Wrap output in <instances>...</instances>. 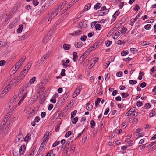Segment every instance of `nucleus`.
Instances as JSON below:
<instances>
[{"mask_svg":"<svg viewBox=\"0 0 156 156\" xmlns=\"http://www.w3.org/2000/svg\"><path fill=\"white\" fill-rule=\"evenodd\" d=\"M110 77V75L109 74H107L105 75V80L106 81H107L108 80L109 78Z\"/></svg>","mask_w":156,"mask_h":156,"instance_id":"4c0bfd02","label":"nucleus"},{"mask_svg":"<svg viewBox=\"0 0 156 156\" xmlns=\"http://www.w3.org/2000/svg\"><path fill=\"white\" fill-rule=\"evenodd\" d=\"M96 30H99L101 28V25L99 24H97L95 26Z\"/></svg>","mask_w":156,"mask_h":156,"instance_id":"c85d7f7f","label":"nucleus"},{"mask_svg":"<svg viewBox=\"0 0 156 156\" xmlns=\"http://www.w3.org/2000/svg\"><path fill=\"white\" fill-rule=\"evenodd\" d=\"M116 76L118 77H120L122 75V72L121 71H119L117 73Z\"/></svg>","mask_w":156,"mask_h":156,"instance_id":"58836bf2","label":"nucleus"},{"mask_svg":"<svg viewBox=\"0 0 156 156\" xmlns=\"http://www.w3.org/2000/svg\"><path fill=\"white\" fill-rule=\"evenodd\" d=\"M77 112V111L76 110H75L74 111L72 112L71 113V115H72V116H73L74 117L75 115L76 114Z\"/></svg>","mask_w":156,"mask_h":156,"instance_id":"09e8293b","label":"nucleus"},{"mask_svg":"<svg viewBox=\"0 0 156 156\" xmlns=\"http://www.w3.org/2000/svg\"><path fill=\"white\" fill-rule=\"evenodd\" d=\"M65 70L64 69H62L61 73V74L62 76H64L65 75Z\"/></svg>","mask_w":156,"mask_h":156,"instance_id":"bf43d9fd","label":"nucleus"},{"mask_svg":"<svg viewBox=\"0 0 156 156\" xmlns=\"http://www.w3.org/2000/svg\"><path fill=\"white\" fill-rule=\"evenodd\" d=\"M73 60L75 62L78 59V56L77 55V53L76 52H74L73 54Z\"/></svg>","mask_w":156,"mask_h":156,"instance_id":"f3484780","label":"nucleus"},{"mask_svg":"<svg viewBox=\"0 0 156 156\" xmlns=\"http://www.w3.org/2000/svg\"><path fill=\"white\" fill-rule=\"evenodd\" d=\"M60 143V141H56L54 142L53 145H52V147H55L57 145H58Z\"/></svg>","mask_w":156,"mask_h":156,"instance_id":"c9c22d12","label":"nucleus"},{"mask_svg":"<svg viewBox=\"0 0 156 156\" xmlns=\"http://www.w3.org/2000/svg\"><path fill=\"white\" fill-rule=\"evenodd\" d=\"M156 71V66H154L152 69H151V73H152L154 71Z\"/></svg>","mask_w":156,"mask_h":156,"instance_id":"3c124183","label":"nucleus"},{"mask_svg":"<svg viewBox=\"0 0 156 156\" xmlns=\"http://www.w3.org/2000/svg\"><path fill=\"white\" fill-rule=\"evenodd\" d=\"M67 3V1H65L63 2L61 5H59L57 8H59V10H61L64 7V6Z\"/></svg>","mask_w":156,"mask_h":156,"instance_id":"9d476101","label":"nucleus"},{"mask_svg":"<svg viewBox=\"0 0 156 156\" xmlns=\"http://www.w3.org/2000/svg\"><path fill=\"white\" fill-rule=\"evenodd\" d=\"M17 98V96L16 95L14 96L11 99V100L9 101L8 105L7 106V107H8L9 108L12 104H13V102H14L15 100L16 99V98Z\"/></svg>","mask_w":156,"mask_h":156,"instance_id":"20e7f679","label":"nucleus"},{"mask_svg":"<svg viewBox=\"0 0 156 156\" xmlns=\"http://www.w3.org/2000/svg\"><path fill=\"white\" fill-rule=\"evenodd\" d=\"M121 31H119V28L118 30V31L115 33V36H119L120 35V32Z\"/></svg>","mask_w":156,"mask_h":156,"instance_id":"680f3d73","label":"nucleus"},{"mask_svg":"<svg viewBox=\"0 0 156 156\" xmlns=\"http://www.w3.org/2000/svg\"><path fill=\"white\" fill-rule=\"evenodd\" d=\"M109 9H105V10L103 11L102 14H100V15H99V16H102L107 14L109 11Z\"/></svg>","mask_w":156,"mask_h":156,"instance_id":"2eb2a0df","label":"nucleus"},{"mask_svg":"<svg viewBox=\"0 0 156 156\" xmlns=\"http://www.w3.org/2000/svg\"><path fill=\"white\" fill-rule=\"evenodd\" d=\"M44 60L43 58L42 57L40 59V61L38 62V63H39V64H42L44 62Z\"/></svg>","mask_w":156,"mask_h":156,"instance_id":"0e129e2a","label":"nucleus"},{"mask_svg":"<svg viewBox=\"0 0 156 156\" xmlns=\"http://www.w3.org/2000/svg\"><path fill=\"white\" fill-rule=\"evenodd\" d=\"M49 134L48 131L46 132L45 133V134H44V137L43 138V139L46 136V138H47V139H48L49 138Z\"/></svg>","mask_w":156,"mask_h":156,"instance_id":"bb28decb","label":"nucleus"},{"mask_svg":"<svg viewBox=\"0 0 156 156\" xmlns=\"http://www.w3.org/2000/svg\"><path fill=\"white\" fill-rule=\"evenodd\" d=\"M60 10H59V8H57L55 10H54L51 12V16L53 18H54L56 15L58 14Z\"/></svg>","mask_w":156,"mask_h":156,"instance_id":"f257e3e1","label":"nucleus"},{"mask_svg":"<svg viewBox=\"0 0 156 156\" xmlns=\"http://www.w3.org/2000/svg\"><path fill=\"white\" fill-rule=\"evenodd\" d=\"M147 84L145 82H144L141 83L140 84V86L142 88H144L146 87Z\"/></svg>","mask_w":156,"mask_h":156,"instance_id":"79ce46f5","label":"nucleus"},{"mask_svg":"<svg viewBox=\"0 0 156 156\" xmlns=\"http://www.w3.org/2000/svg\"><path fill=\"white\" fill-rule=\"evenodd\" d=\"M137 81L135 80H131L129 81V83L131 85H133L137 83Z\"/></svg>","mask_w":156,"mask_h":156,"instance_id":"412c9836","label":"nucleus"},{"mask_svg":"<svg viewBox=\"0 0 156 156\" xmlns=\"http://www.w3.org/2000/svg\"><path fill=\"white\" fill-rule=\"evenodd\" d=\"M87 109L89 111L91 110L93 108V106L92 105L88 103L87 104Z\"/></svg>","mask_w":156,"mask_h":156,"instance_id":"4468645a","label":"nucleus"},{"mask_svg":"<svg viewBox=\"0 0 156 156\" xmlns=\"http://www.w3.org/2000/svg\"><path fill=\"white\" fill-rule=\"evenodd\" d=\"M40 120V118L38 116L36 117L34 119V121L36 122H38Z\"/></svg>","mask_w":156,"mask_h":156,"instance_id":"e2e57ef3","label":"nucleus"},{"mask_svg":"<svg viewBox=\"0 0 156 156\" xmlns=\"http://www.w3.org/2000/svg\"><path fill=\"white\" fill-rule=\"evenodd\" d=\"M22 63L20 62V61H18L14 66L13 68L14 67L15 69L14 70L17 71L19 68L21 66Z\"/></svg>","mask_w":156,"mask_h":156,"instance_id":"39448f33","label":"nucleus"},{"mask_svg":"<svg viewBox=\"0 0 156 156\" xmlns=\"http://www.w3.org/2000/svg\"><path fill=\"white\" fill-rule=\"evenodd\" d=\"M129 52L128 51H122L121 52V55L122 56H125L128 54Z\"/></svg>","mask_w":156,"mask_h":156,"instance_id":"6ab92c4d","label":"nucleus"},{"mask_svg":"<svg viewBox=\"0 0 156 156\" xmlns=\"http://www.w3.org/2000/svg\"><path fill=\"white\" fill-rule=\"evenodd\" d=\"M35 80L36 77H34L30 80L29 83L30 84H33L34 82L35 81Z\"/></svg>","mask_w":156,"mask_h":156,"instance_id":"4be33fe9","label":"nucleus"},{"mask_svg":"<svg viewBox=\"0 0 156 156\" xmlns=\"http://www.w3.org/2000/svg\"><path fill=\"white\" fill-rule=\"evenodd\" d=\"M46 115V113L44 112H42L41 114V116L42 118H44Z\"/></svg>","mask_w":156,"mask_h":156,"instance_id":"5fc2aeb1","label":"nucleus"},{"mask_svg":"<svg viewBox=\"0 0 156 156\" xmlns=\"http://www.w3.org/2000/svg\"><path fill=\"white\" fill-rule=\"evenodd\" d=\"M87 38V37L85 35H83L80 38V40L83 41H85L86 39Z\"/></svg>","mask_w":156,"mask_h":156,"instance_id":"c03bdc74","label":"nucleus"},{"mask_svg":"<svg viewBox=\"0 0 156 156\" xmlns=\"http://www.w3.org/2000/svg\"><path fill=\"white\" fill-rule=\"evenodd\" d=\"M71 46L70 45L68 44H64L63 46L64 49L66 50H69Z\"/></svg>","mask_w":156,"mask_h":156,"instance_id":"6e6552de","label":"nucleus"},{"mask_svg":"<svg viewBox=\"0 0 156 156\" xmlns=\"http://www.w3.org/2000/svg\"><path fill=\"white\" fill-rule=\"evenodd\" d=\"M91 5V4L90 3H88V4H87L85 6L83 10L81 12H83L89 9L90 8Z\"/></svg>","mask_w":156,"mask_h":156,"instance_id":"423d86ee","label":"nucleus"},{"mask_svg":"<svg viewBox=\"0 0 156 156\" xmlns=\"http://www.w3.org/2000/svg\"><path fill=\"white\" fill-rule=\"evenodd\" d=\"M126 30L127 29L124 27L119 28V31H121V33H122V34H124L126 33Z\"/></svg>","mask_w":156,"mask_h":156,"instance_id":"9b49d317","label":"nucleus"},{"mask_svg":"<svg viewBox=\"0 0 156 156\" xmlns=\"http://www.w3.org/2000/svg\"><path fill=\"white\" fill-rule=\"evenodd\" d=\"M81 31L80 30H77L75 31L73 33H70V34L73 36H76L80 35L81 33Z\"/></svg>","mask_w":156,"mask_h":156,"instance_id":"0eeeda50","label":"nucleus"},{"mask_svg":"<svg viewBox=\"0 0 156 156\" xmlns=\"http://www.w3.org/2000/svg\"><path fill=\"white\" fill-rule=\"evenodd\" d=\"M27 73V72H22L19 76V78H20V79H22L23 77H24L26 75Z\"/></svg>","mask_w":156,"mask_h":156,"instance_id":"ddd939ff","label":"nucleus"},{"mask_svg":"<svg viewBox=\"0 0 156 156\" xmlns=\"http://www.w3.org/2000/svg\"><path fill=\"white\" fill-rule=\"evenodd\" d=\"M74 4V3H73L72 2H70L69 4L68 5H69V6L67 7L65 9V11L62 13V14H63V12H65L68 9V8H69L70 7H71L73 4Z\"/></svg>","mask_w":156,"mask_h":156,"instance_id":"b1692460","label":"nucleus"},{"mask_svg":"<svg viewBox=\"0 0 156 156\" xmlns=\"http://www.w3.org/2000/svg\"><path fill=\"white\" fill-rule=\"evenodd\" d=\"M101 99L100 98H98L97 99L96 101H95V105L96 106H97L99 104V103L101 101Z\"/></svg>","mask_w":156,"mask_h":156,"instance_id":"2f4dec72","label":"nucleus"},{"mask_svg":"<svg viewBox=\"0 0 156 156\" xmlns=\"http://www.w3.org/2000/svg\"><path fill=\"white\" fill-rule=\"evenodd\" d=\"M23 29V26L22 25H20L19 28L17 29V32L20 33H21Z\"/></svg>","mask_w":156,"mask_h":156,"instance_id":"aec40b11","label":"nucleus"},{"mask_svg":"<svg viewBox=\"0 0 156 156\" xmlns=\"http://www.w3.org/2000/svg\"><path fill=\"white\" fill-rule=\"evenodd\" d=\"M26 150V146L24 145L21 146L20 149V155H23Z\"/></svg>","mask_w":156,"mask_h":156,"instance_id":"7ed1b4c3","label":"nucleus"},{"mask_svg":"<svg viewBox=\"0 0 156 156\" xmlns=\"http://www.w3.org/2000/svg\"><path fill=\"white\" fill-rule=\"evenodd\" d=\"M48 36L46 35L43 40V42L44 43H45L47 42L48 39Z\"/></svg>","mask_w":156,"mask_h":156,"instance_id":"c756f323","label":"nucleus"},{"mask_svg":"<svg viewBox=\"0 0 156 156\" xmlns=\"http://www.w3.org/2000/svg\"><path fill=\"white\" fill-rule=\"evenodd\" d=\"M95 48V45H94V46H93L92 47H90L89 48V51H92L93 50V49H94Z\"/></svg>","mask_w":156,"mask_h":156,"instance_id":"774afa93","label":"nucleus"},{"mask_svg":"<svg viewBox=\"0 0 156 156\" xmlns=\"http://www.w3.org/2000/svg\"><path fill=\"white\" fill-rule=\"evenodd\" d=\"M13 156H18V152L16 150H14L13 152Z\"/></svg>","mask_w":156,"mask_h":156,"instance_id":"a19ab883","label":"nucleus"},{"mask_svg":"<svg viewBox=\"0 0 156 156\" xmlns=\"http://www.w3.org/2000/svg\"><path fill=\"white\" fill-rule=\"evenodd\" d=\"M124 2H121L119 4V6L120 9H122L123 6Z\"/></svg>","mask_w":156,"mask_h":156,"instance_id":"338daca9","label":"nucleus"},{"mask_svg":"<svg viewBox=\"0 0 156 156\" xmlns=\"http://www.w3.org/2000/svg\"><path fill=\"white\" fill-rule=\"evenodd\" d=\"M140 12L138 14V15H137L136 17L134 19H133V20L134 21V22H135L136 20L138 18V17H139L141 15Z\"/></svg>","mask_w":156,"mask_h":156,"instance_id":"4d7b16f0","label":"nucleus"},{"mask_svg":"<svg viewBox=\"0 0 156 156\" xmlns=\"http://www.w3.org/2000/svg\"><path fill=\"white\" fill-rule=\"evenodd\" d=\"M143 105V103L142 102H140V101H138L137 103V105L138 107H140L142 106Z\"/></svg>","mask_w":156,"mask_h":156,"instance_id":"6e6d98bb","label":"nucleus"},{"mask_svg":"<svg viewBox=\"0 0 156 156\" xmlns=\"http://www.w3.org/2000/svg\"><path fill=\"white\" fill-rule=\"evenodd\" d=\"M31 135L30 133H29L27 135L26 137H25L24 140L25 141H27L29 139V137Z\"/></svg>","mask_w":156,"mask_h":156,"instance_id":"72a5a7b5","label":"nucleus"},{"mask_svg":"<svg viewBox=\"0 0 156 156\" xmlns=\"http://www.w3.org/2000/svg\"><path fill=\"white\" fill-rule=\"evenodd\" d=\"M31 66V63H28L27 65L25 66V68H27V70H29Z\"/></svg>","mask_w":156,"mask_h":156,"instance_id":"cd10ccee","label":"nucleus"},{"mask_svg":"<svg viewBox=\"0 0 156 156\" xmlns=\"http://www.w3.org/2000/svg\"><path fill=\"white\" fill-rule=\"evenodd\" d=\"M26 58V56H23L22 58H20V59L19 60V61H20L21 63H22V62L25 60Z\"/></svg>","mask_w":156,"mask_h":156,"instance_id":"de8ad7c7","label":"nucleus"},{"mask_svg":"<svg viewBox=\"0 0 156 156\" xmlns=\"http://www.w3.org/2000/svg\"><path fill=\"white\" fill-rule=\"evenodd\" d=\"M72 134V132L71 131H69L65 134V137L66 138L69 137Z\"/></svg>","mask_w":156,"mask_h":156,"instance_id":"a878e982","label":"nucleus"},{"mask_svg":"<svg viewBox=\"0 0 156 156\" xmlns=\"http://www.w3.org/2000/svg\"><path fill=\"white\" fill-rule=\"evenodd\" d=\"M91 125V127L92 128H94V126L95 125V123L94 121L93 120H91L90 123Z\"/></svg>","mask_w":156,"mask_h":156,"instance_id":"393cba45","label":"nucleus"},{"mask_svg":"<svg viewBox=\"0 0 156 156\" xmlns=\"http://www.w3.org/2000/svg\"><path fill=\"white\" fill-rule=\"evenodd\" d=\"M23 139V135L21 133H20L16 136L15 140L16 142H21Z\"/></svg>","mask_w":156,"mask_h":156,"instance_id":"f03ea898","label":"nucleus"},{"mask_svg":"<svg viewBox=\"0 0 156 156\" xmlns=\"http://www.w3.org/2000/svg\"><path fill=\"white\" fill-rule=\"evenodd\" d=\"M121 95L123 98H126L129 96V94L125 93H122L121 94Z\"/></svg>","mask_w":156,"mask_h":156,"instance_id":"e433bc0d","label":"nucleus"},{"mask_svg":"<svg viewBox=\"0 0 156 156\" xmlns=\"http://www.w3.org/2000/svg\"><path fill=\"white\" fill-rule=\"evenodd\" d=\"M48 54H46L44 55L42 58H43L45 60L48 57Z\"/></svg>","mask_w":156,"mask_h":156,"instance_id":"864d4df0","label":"nucleus"},{"mask_svg":"<svg viewBox=\"0 0 156 156\" xmlns=\"http://www.w3.org/2000/svg\"><path fill=\"white\" fill-rule=\"evenodd\" d=\"M78 119L77 117H76L73 118L72 121V123L73 124H76L77 122Z\"/></svg>","mask_w":156,"mask_h":156,"instance_id":"7c9ffc66","label":"nucleus"},{"mask_svg":"<svg viewBox=\"0 0 156 156\" xmlns=\"http://www.w3.org/2000/svg\"><path fill=\"white\" fill-rule=\"evenodd\" d=\"M33 3L34 5L37 6L38 4V2L37 0H33Z\"/></svg>","mask_w":156,"mask_h":156,"instance_id":"8fccbe9b","label":"nucleus"},{"mask_svg":"<svg viewBox=\"0 0 156 156\" xmlns=\"http://www.w3.org/2000/svg\"><path fill=\"white\" fill-rule=\"evenodd\" d=\"M87 56V54L82 55L79 58V61L80 62H82Z\"/></svg>","mask_w":156,"mask_h":156,"instance_id":"1a4fd4ad","label":"nucleus"},{"mask_svg":"<svg viewBox=\"0 0 156 156\" xmlns=\"http://www.w3.org/2000/svg\"><path fill=\"white\" fill-rule=\"evenodd\" d=\"M115 29V28H114L112 30H110L108 34V36H109L111 35L113 33V32H112V31H113V30H114Z\"/></svg>","mask_w":156,"mask_h":156,"instance_id":"13d9d810","label":"nucleus"},{"mask_svg":"<svg viewBox=\"0 0 156 156\" xmlns=\"http://www.w3.org/2000/svg\"><path fill=\"white\" fill-rule=\"evenodd\" d=\"M151 24H147L144 26V28L146 30H149L151 28Z\"/></svg>","mask_w":156,"mask_h":156,"instance_id":"f704fd0d","label":"nucleus"},{"mask_svg":"<svg viewBox=\"0 0 156 156\" xmlns=\"http://www.w3.org/2000/svg\"><path fill=\"white\" fill-rule=\"evenodd\" d=\"M81 90V88L80 87H79L77 88L75 90V92L77 94V95L79 94L80 92V91Z\"/></svg>","mask_w":156,"mask_h":156,"instance_id":"473e14b6","label":"nucleus"},{"mask_svg":"<svg viewBox=\"0 0 156 156\" xmlns=\"http://www.w3.org/2000/svg\"><path fill=\"white\" fill-rule=\"evenodd\" d=\"M6 44V43L4 41H0V46L2 47L5 46Z\"/></svg>","mask_w":156,"mask_h":156,"instance_id":"ea45409f","label":"nucleus"},{"mask_svg":"<svg viewBox=\"0 0 156 156\" xmlns=\"http://www.w3.org/2000/svg\"><path fill=\"white\" fill-rule=\"evenodd\" d=\"M101 6V4L99 3H97L94 6V8L95 9H98Z\"/></svg>","mask_w":156,"mask_h":156,"instance_id":"f8f14e48","label":"nucleus"},{"mask_svg":"<svg viewBox=\"0 0 156 156\" xmlns=\"http://www.w3.org/2000/svg\"><path fill=\"white\" fill-rule=\"evenodd\" d=\"M5 63L6 62L5 60H1L0 61V66H2L5 64Z\"/></svg>","mask_w":156,"mask_h":156,"instance_id":"37998d69","label":"nucleus"},{"mask_svg":"<svg viewBox=\"0 0 156 156\" xmlns=\"http://www.w3.org/2000/svg\"><path fill=\"white\" fill-rule=\"evenodd\" d=\"M27 91V88H26L25 87H23L22 89L21 90V91L22 92L23 94H24V93H25V91ZM26 93H27V92H26Z\"/></svg>","mask_w":156,"mask_h":156,"instance_id":"69168bd1","label":"nucleus"},{"mask_svg":"<svg viewBox=\"0 0 156 156\" xmlns=\"http://www.w3.org/2000/svg\"><path fill=\"white\" fill-rule=\"evenodd\" d=\"M53 107V105L52 104H50L48 107V109L49 110H51Z\"/></svg>","mask_w":156,"mask_h":156,"instance_id":"603ef678","label":"nucleus"},{"mask_svg":"<svg viewBox=\"0 0 156 156\" xmlns=\"http://www.w3.org/2000/svg\"><path fill=\"white\" fill-rule=\"evenodd\" d=\"M155 115V112L154 111H153L151 112L149 114V116L150 117H152L154 115Z\"/></svg>","mask_w":156,"mask_h":156,"instance_id":"a18cd8bd","label":"nucleus"},{"mask_svg":"<svg viewBox=\"0 0 156 156\" xmlns=\"http://www.w3.org/2000/svg\"><path fill=\"white\" fill-rule=\"evenodd\" d=\"M109 111V109L108 108H107L105 111V112L104 113L105 115H107Z\"/></svg>","mask_w":156,"mask_h":156,"instance_id":"052dcab7","label":"nucleus"},{"mask_svg":"<svg viewBox=\"0 0 156 156\" xmlns=\"http://www.w3.org/2000/svg\"><path fill=\"white\" fill-rule=\"evenodd\" d=\"M74 45L75 47L79 48L81 47L82 46V43L81 42H79L77 43H76Z\"/></svg>","mask_w":156,"mask_h":156,"instance_id":"a211bd4d","label":"nucleus"},{"mask_svg":"<svg viewBox=\"0 0 156 156\" xmlns=\"http://www.w3.org/2000/svg\"><path fill=\"white\" fill-rule=\"evenodd\" d=\"M26 96V93H24V94L22 97V98H21L19 102L18 103V105H20L21 103L23 101V100L25 98Z\"/></svg>","mask_w":156,"mask_h":156,"instance_id":"dca6fc26","label":"nucleus"},{"mask_svg":"<svg viewBox=\"0 0 156 156\" xmlns=\"http://www.w3.org/2000/svg\"><path fill=\"white\" fill-rule=\"evenodd\" d=\"M140 9V7L137 5H135V7L134 8V10L137 11Z\"/></svg>","mask_w":156,"mask_h":156,"instance_id":"49530a36","label":"nucleus"},{"mask_svg":"<svg viewBox=\"0 0 156 156\" xmlns=\"http://www.w3.org/2000/svg\"><path fill=\"white\" fill-rule=\"evenodd\" d=\"M112 43V42L109 40L106 41H105L106 45L107 47H109Z\"/></svg>","mask_w":156,"mask_h":156,"instance_id":"5701e85b","label":"nucleus"}]
</instances>
